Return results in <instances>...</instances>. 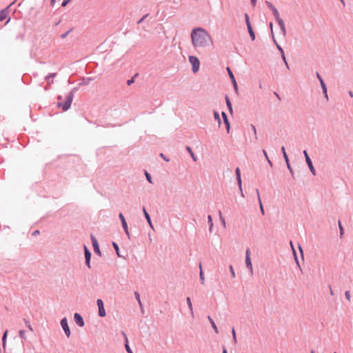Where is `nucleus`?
Listing matches in <instances>:
<instances>
[{"label": "nucleus", "instance_id": "f257e3e1", "mask_svg": "<svg viewBox=\"0 0 353 353\" xmlns=\"http://www.w3.org/2000/svg\"><path fill=\"white\" fill-rule=\"evenodd\" d=\"M191 41L195 48H202L212 44L210 34L202 28H194L191 32Z\"/></svg>", "mask_w": 353, "mask_h": 353}, {"label": "nucleus", "instance_id": "f03ea898", "mask_svg": "<svg viewBox=\"0 0 353 353\" xmlns=\"http://www.w3.org/2000/svg\"><path fill=\"white\" fill-rule=\"evenodd\" d=\"M72 99H73V94L70 93L66 97V99L63 103H58V104H57L58 107L62 108L63 111L68 110L71 105Z\"/></svg>", "mask_w": 353, "mask_h": 353}, {"label": "nucleus", "instance_id": "7ed1b4c3", "mask_svg": "<svg viewBox=\"0 0 353 353\" xmlns=\"http://www.w3.org/2000/svg\"><path fill=\"white\" fill-rule=\"evenodd\" d=\"M189 61L192 66V71L196 73L199 71L200 67V61L199 59L194 56L189 57Z\"/></svg>", "mask_w": 353, "mask_h": 353}, {"label": "nucleus", "instance_id": "20e7f679", "mask_svg": "<svg viewBox=\"0 0 353 353\" xmlns=\"http://www.w3.org/2000/svg\"><path fill=\"white\" fill-rule=\"evenodd\" d=\"M273 12V14L274 16L275 17L280 28H281V30L283 32V34L285 35V33H286V30H285V23H284V21H283V19L280 17L279 16V13L278 12V10L276 9L274 10V11H272Z\"/></svg>", "mask_w": 353, "mask_h": 353}, {"label": "nucleus", "instance_id": "39448f33", "mask_svg": "<svg viewBox=\"0 0 353 353\" xmlns=\"http://www.w3.org/2000/svg\"><path fill=\"white\" fill-rule=\"evenodd\" d=\"M245 265H246V267L250 270L251 275H252L253 274V267H252L251 258H250V250L249 248H248L245 252Z\"/></svg>", "mask_w": 353, "mask_h": 353}, {"label": "nucleus", "instance_id": "423d86ee", "mask_svg": "<svg viewBox=\"0 0 353 353\" xmlns=\"http://www.w3.org/2000/svg\"><path fill=\"white\" fill-rule=\"evenodd\" d=\"M303 154H304V156L305 157V161H306V163H307V164L310 171L312 172V173L314 175H315L316 173H315L314 168V166L312 165V161H311L310 158L309 157L308 154H307L306 150L303 151Z\"/></svg>", "mask_w": 353, "mask_h": 353}, {"label": "nucleus", "instance_id": "0eeeda50", "mask_svg": "<svg viewBox=\"0 0 353 353\" xmlns=\"http://www.w3.org/2000/svg\"><path fill=\"white\" fill-rule=\"evenodd\" d=\"M61 325L63 330H64L65 335L68 337H69L70 336V330L66 318H63L61 321Z\"/></svg>", "mask_w": 353, "mask_h": 353}, {"label": "nucleus", "instance_id": "6e6552de", "mask_svg": "<svg viewBox=\"0 0 353 353\" xmlns=\"http://www.w3.org/2000/svg\"><path fill=\"white\" fill-rule=\"evenodd\" d=\"M97 305H98V307H99V314L100 316H105L106 313H105V309H104V307H103V301L101 299H98L97 301Z\"/></svg>", "mask_w": 353, "mask_h": 353}, {"label": "nucleus", "instance_id": "1a4fd4ad", "mask_svg": "<svg viewBox=\"0 0 353 353\" xmlns=\"http://www.w3.org/2000/svg\"><path fill=\"white\" fill-rule=\"evenodd\" d=\"M91 240H92V246H93L94 252L101 255L99 245L97 239L93 235H91Z\"/></svg>", "mask_w": 353, "mask_h": 353}, {"label": "nucleus", "instance_id": "9d476101", "mask_svg": "<svg viewBox=\"0 0 353 353\" xmlns=\"http://www.w3.org/2000/svg\"><path fill=\"white\" fill-rule=\"evenodd\" d=\"M119 218L121 219V223H122V226L125 230V234L129 236L130 234H129V232H128V225H127V223H126V221L122 213H120L119 214Z\"/></svg>", "mask_w": 353, "mask_h": 353}, {"label": "nucleus", "instance_id": "9b49d317", "mask_svg": "<svg viewBox=\"0 0 353 353\" xmlns=\"http://www.w3.org/2000/svg\"><path fill=\"white\" fill-rule=\"evenodd\" d=\"M74 319L75 322L79 326L82 327V326L84 325L83 319V318L81 317V316L79 314L75 313L74 315Z\"/></svg>", "mask_w": 353, "mask_h": 353}, {"label": "nucleus", "instance_id": "f8f14e48", "mask_svg": "<svg viewBox=\"0 0 353 353\" xmlns=\"http://www.w3.org/2000/svg\"><path fill=\"white\" fill-rule=\"evenodd\" d=\"M84 250H85V263L90 268V261L91 258V253L88 250L86 246H84Z\"/></svg>", "mask_w": 353, "mask_h": 353}, {"label": "nucleus", "instance_id": "ddd939ff", "mask_svg": "<svg viewBox=\"0 0 353 353\" xmlns=\"http://www.w3.org/2000/svg\"><path fill=\"white\" fill-rule=\"evenodd\" d=\"M235 172H236V179H237V181H238L239 187L240 190H241L242 181H241V178L240 169L239 168H236V169L235 170Z\"/></svg>", "mask_w": 353, "mask_h": 353}, {"label": "nucleus", "instance_id": "4468645a", "mask_svg": "<svg viewBox=\"0 0 353 353\" xmlns=\"http://www.w3.org/2000/svg\"><path fill=\"white\" fill-rule=\"evenodd\" d=\"M123 335L125 338V347L126 351L128 352V353H133L128 345V339L126 334L124 332H123Z\"/></svg>", "mask_w": 353, "mask_h": 353}, {"label": "nucleus", "instance_id": "2eb2a0df", "mask_svg": "<svg viewBox=\"0 0 353 353\" xmlns=\"http://www.w3.org/2000/svg\"><path fill=\"white\" fill-rule=\"evenodd\" d=\"M222 117L223 118L224 123H225V124L226 125L227 131L228 132L229 130H230V123L228 121L227 115H226V114L224 112H222Z\"/></svg>", "mask_w": 353, "mask_h": 353}, {"label": "nucleus", "instance_id": "dca6fc26", "mask_svg": "<svg viewBox=\"0 0 353 353\" xmlns=\"http://www.w3.org/2000/svg\"><path fill=\"white\" fill-rule=\"evenodd\" d=\"M143 213H144V215H145V219H147L148 221V224L150 225V226L151 228H152V221H151V219H150V215L147 212V211L145 210V209L143 208Z\"/></svg>", "mask_w": 353, "mask_h": 353}, {"label": "nucleus", "instance_id": "f3484780", "mask_svg": "<svg viewBox=\"0 0 353 353\" xmlns=\"http://www.w3.org/2000/svg\"><path fill=\"white\" fill-rule=\"evenodd\" d=\"M56 77V73H51L46 77V80L48 85L53 83V81H50V79H52Z\"/></svg>", "mask_w": 353, "mask_h": 353}, {"label": "nucleus", "instance_id": "a211bd4d", "mask_svg": "<svg viewBox=\"0 0 353 353\" xmlns=\"http://www.w3.org/2000/svg\"><path fill=\"white\" fill-rule=\"evenodd\" d=\"M256 194H257V197H258V200H259V205H260V209H261V213L263 214H264V210H263V207L262 202H261V196H260V194H259V192L258 190H256Z\"/></svg>", "mask_w": 353, "mask_h": 353}, {"label": "nucleus", "instance_id": "6ab92c4d", "mask_svg": "<svg viewBox=\"0 0 353 353\" xmlns=\"http://www.w3.org/2000/svg\"><path fill=\"white\" fill-rule=\"evenodd\" d=\"M208 319L212 325V327H213L214 330L215 331V332L218 333L219 332L218 328H217L214 321H213V319L210 316H208Z\"/></svg>", "mask_w": 353, "mask_h": 353}, {"label": "nucleus", "instance_id": "aec40b11", "mask_svg": "<svg viewBox=\"0 0 353 353\" xmlns=\"http://www.w3.org/2000/svg\"><path fill=\"white\" fill-rule=\"evenodd\" d=\"M320 83H321V88H322V89L323 90V92L325 94V96L327 99L328 97H327V88H326V85H325L323 80L321 79V82Z\"/></svg>", "mask_w": 353, "mask_h": 353}, {"label": "nucleus", "instance_id": "412c9836", "mask_svg": "<svg viewBox=\"0 0 353 353\" xmlns=\"http://www.w3.org/2000/svg\"><path fill=\"white\" fill-rule=\"evenodd\" d=\"M199 268H200V279L201 281V283L203 285L205 283V277H204V274H203V272L202 270L201 263H200V265H199Z\"/></svg>", "mask_w": 353, "mask_h": 353}, {"label": "nucleus", "instance_id": "4be33fe9", "mask_svg": "<svg viewBox=\"0 0 353 353\" xmlns=\"http://www.w3.org/2000/svg\"><path fill=\"white\" fill-rule=\"evenodd\" d=\"M225 101H226V104H227V106L230 110V112L232 114V103L228 98V97H225Z\"/></svg>", "mask_w": 353, "mask_h": 353}, {"label": "nucleus", "instance_id": "5701e85b", "mask_svg": "<svg viewBox=\"0 0 353 353\" xmlns=\"http://www.w3.org/2000/svg\"><path fill=\"white\" fill-rule=\"evenodd\" d=\"M186 150H187L188 151V152L190 153V156H191V157H192V160H193L194 161H196V156L194 155V154L193 151L192 150V149H191L190 147H188H188L186 148Z\"/></svg>", "mask_w": 353, "mask_h": 353}, {"label": "nucleus", "instance_id": "b1692460", "mask_svg": "<svg viewBox=\"0 0 353 353\" xmlns=\"http://www.w3.org/2000/svg\"><path fill=\"white\" fill-rule=\"evenodd\" d=\"M248 32L250 34V37L252 38V40L254 41V39H255V34H254V32L253 31V29H252V26L251 27H248Z\"/></svg>", "mask_w": 353, "mask_h": 353}, {"label": "nucleus", "instance_id": "393cba45", "mask_svg": "<svg viewBox=\"0 0 353 353\" xmlns=\"http://www.w3.org/2000/svg\"><path fill=\"white\" fill-rule=\"evenodd\" d=\"M227 71H228V75H229L230 79L234 80L235 79L234 76L231 69L229 67H227Z\"/></svg>", "mask_w": 353, "mask_h": 353}, {"label": "nucleus", "instance_id": "a878e982", "mask_svg": "<svg viewBox=\"0 0 353 353\" xmlns=\"http://www.w3.org/2000/svg\"><path fill=\"white\" fill-rule=\"evenodd\" d=\"M208 223L210 225V230L211 231L212 230V226H213V223H212V216L211 215H209L208 216Z\"/></svg>", "mask_w": 353, "mask_h": 353}, {"label": "nucleus", "instance_id": "bb28decb", "mask_svg": "<svg viewBox=\"0 0 353 353\" xmlns=\"http://www.w3.org/2000/svg\"><path fill=\"white\" fill-rule=\"evenodd\" d=\"M214 119L218 121V123H221V119H220L219 114L217 112H214Z\"/></svg>", "mask_w": 353, "mask_h": 353}, {"label": "nucleus", "instance_id": "cd10ccee", "mask_svg": "<svg viewBox=\"0 0 353 353\" xmlns=\"http://www.w3.org/2000/svg\"><path fill=\"white\" fill-rule=\"evenodd\" d=\"M112 245H113V247H114V248L115 249V250L117 252V255L119 256H121L120 253H119V249L118 245L116 243H113Z\"/></svg>", "mask_w": 353, "mask_h": 353}, {"label": "nucleus", "instance_id": "c85d7f7f", "mask_svg": "<svg viewBox=\"0 0 353 353\" xmlns=\"http://www.w3.org/2000/svg\"><path fill=\"white\" fill-rule=\"evenodd\" d=\"M134 295L136 296L137 300L138 301V303H139V305L141 306L142 303H141V299H140L139 294L137 292H135Z\"/></svg>", "mask_w": 353, "mask_h": 353}, {"label": "nucleus", "instance_id": "c756f323", "mask_svg": "<svg viewBox=\"0 0 353 353\" xmlns=\"http://www.w3.org/2000/svg\"><path fill=\"white\" fill-rule=\"evenodd\" d=\"M7 335H8V330H6L4 334H3V338H2L3 346L5 345V343H6V340Z\"/></svg>", "mask_w": 353, "mask_h": 353}, {"label": "nucleus", "instance_id": "7c9ffc66", "mask_svg": "<svg viewBox=\"0 0 353 353\" xmlns=\"http://www.w3.org/2000/svg\"><path fill=\"white\" fill-rule=\"evenodd\" d=\"M25 323H26V326L28 327V328L30 330V331H33V329H32V327L31 326L30 323L29 321H28L27 320H24Z\"/></svg>", "mask_w": 353, "mask_h": 353}, {"label": "nucleus", "instance_id": "2f4dec72", "mask_svg": "<svg viewBox=\"0 0 353 353\" xmlns=\"http://www.w3.org/2000/svg\"><path fill=\"white\" fill-rule=\"evenodd\" d=\"M345 296L348 301L351 300V294L350 291H346L345 293Z\"/></svg>", "mask_w": 353, "mask_h": 353}, {"label": "nucleus", "instance_id": "473e14b6", "mask_svg": "<svg viewBox=\"0 0 353 353\" xmlns=\"http://www.w3.org/2000/svg\"><path fill=\"white\" fill-rule=\"evenodd\" d=\"M187 303H188V305L191 311H192V303H191V300L189 297L187 298Z\"/></svg>", "mask_w": 353, "mask_h": 353}, {"label": "nucleus", "instance_id": "72a5a7b5", "mask_svg": "<svg viewBox=\"0 0 353 353\" xmlns=\"http://www.w3.org/2000/svg\"><path fill=\"white\" fill-rule=\"evenodd\" d=\"M19 336L21 338V339H26V336H25V331L24 330H20L19 332Z\"/></svg>", "mask_w": 353, "mask_h": 353}, {"label": "nucleus", "instance_id": "f704fd0d", "mask_svg": "<svg viewBox=\"0 0 353 353\" xmlns=\"http://www.w3.org/2000/svg\"><path fill=\"white\" fill-rule=\"evenodd\" d=\"M6 13L4 12H0V21H3L6 19Z\"/></svg>", "mask_w": 353, "mask_h": 353}, {"label": "nucleus", "instance_id": "c9c22d12", "mask_svg": "<svg viewBox=\"0 0 353 353\" xmlns=\"http://www.w3.org/2000/svg\"><path fill=\"white\" fill-rule=\"evenodd\" d=\"M232 82V84H233V86H234V88L236 91H237L238 90V86H237V83H236V81L235 80V79L234 80H231Z\"/></svg>", "mask_w": 353, "mask_h": 353}, {"label": "nucleus", "instance_id": "e433bc0d", "mask_svg": "<svg viewBox=\"0 0 353 353\" xmlns=\"http://www.w3.org/2000/svg\"><path fill=\"white\" fill-rule=\"evenodd\" d=\"M281 57H282V59H283L285 64L286 65L287 68H289V66H288V62L286 61V58H285V54L284 53L281 54Z\"/></svg>", "mask_w": 353, "mask_h": 353}, {"label": "nucleus", "instance_id": "4c0bfd02", "mask_svg": "<svg viewBox=\"0 0 353 353\" xmlns=\"http://www.w3.org/2000/svg\"><path fill=\"white\" fill-rule=\"evenodd\" d=\"M266 3L268 6V7L272 10V11H274V10L276 9L271 3L266 2Z\"/></svg>", "mask_w": 353, "mask_h": 353}, {"label": "nucleus", "instance_id": "58836bf2", "mask_svg": "<svg viewBox=\"0 0 353 353\" xmlns=\"http://www.w3.org/2000/svg\"><path fill=\"white\" fill-rule=\"evenodd\" d=\"M266 3L268 6V7L272 10V11H274V10L276 9L271 3L266 2Z\"/></svg>", "mask_w": 353, "mask_h": 353}, {"label": "nucleus", "instance_id": "ea45409f", "mask_svg": "<svg viewBox=\"0 0 353 353\" xmlns=\"http://www.w3.org/2000/svg\"><path fill=\"white\" fill-rule=\"evenodd\" d=\"M232 336H233L234 342L235 343H236V341H236V332H235V330H234V328L232 329Z\"/></svg>", "mask_w": 353, "mask_h": 353}, {"label": "nucleus", "instance_id": "a19ab883", "mask_svg": "<svg viewBox=\"0 0 353 353\" xmlns=\"http://www.w3.org/2000/svg\"><path fill=\"white\" fill-rule=\"evenodd\" d=\"M145 176H146V178H147V180H148L150 183H152V182L151 176H150V175L147 172H145Z\"/></svg>", "mask_w": 353, "mask_h": 353}, {"label": "nucleus", "instance_id": "79ce46f5", "mask_svg": "<svg viewBox=\"0 0 353 353\" xmlns=\"http://www.w3.org/2000/svg\"><path fill=\"white\" fill-rule=\"evenodd\" d=\"M283 157L285 159L286 164H288L289 159H288V155L286 154V152H284Z\"/></svg>", "mask_w": 353, "mask_h": 353}, {"label": "nucleus", "instance_id": "37998d69", "mask_svg": "<svg viewBox=\"0 0 353 353\" xmlns=\"http://www.w3.org/2000/svg\"><path fill=\"white\" fill-rule=\"evenodd\" d=\"M230 270L231 272L232 277H235V273H234L233 267L232 265L230 266Z\"/></svg>", "mask_w": 353, "mask_h": 353}, {"label": "nucleus", "instance_id": "c03bdc74", "mask_svg": "<svg viewBox=\"0 0 353 353\" xmlns=\"http://www.w3.org/2000/svg\"><path fill=\"white\" fill-rule=\"evenodd\" d=\"M339 229H340V234H341V235H342L343 233V228L341 226L340 221H339Z\"/></svg>", "mask_w": 353, "mask_h": 353}, {"label": "nucleus", "instance_id": "a18cd8bd", "mask_svg": "<svg viewBox=\"0 0 353 353\" xmlns=\"http://www.w3.org/2000/svg\"><path fill=\"white\" fill-rule=\"evenodd\" d=\"M290 246H291V248H292V250H293V252H294V254L295 259H296V252H295V250H294V246H293V244H292V241H290Z\"/></svg>", "mask_w": 353, "mask_h": 353}, {"label": "nucleus", "instance_id": "49530a36", "mask_svg": "<svg viewBox=\"0 0 353 353\" xmlns=\"http://www.w3.org/2000/svg\"><path fill=\"white\" fill-rule=\"evenodd\" d=\"M71 0H64L62 3V6L65 7Z\"/></svg>", "mask_w": 353, "mask_h": 353}, {"label": "nucleus", "instance_id": "de8ad7c7", "mask_svg": "<svg viewBox=\"0 0 353 353\" xmlns=\"http://www.w3.org/2000/svg\"><path fill=\"white\" fill-rule=\"evenodd\" d=\"M263 155H265V158L268 159V162H269V163H271V162H270V161L268 159V154H267L266 151H265V150H263Z\"/></svg>", "mask_w": 353, "mask_h": 353}, {"label": "nucleus", "instance_id": "09e8293b", "mask_svg": "<svg viewBox=\"0 0 353 353\" xmlns=\"http://www.w3.org/2000/svg\"><path fill=\"white\" fill-rule=\"evenodd\" d=\"M160 156H161V157H162L165 161H169V159H168L165 157V156L163 153H161V154H160Z\"/></svg>", "mask_w": 353, "mask_h": 353}, {"label": "nucleus", "instance_id": "8fccbe9b", "mask_svg": "<svg viewBox=\"0 0 353 353\" xmlns=\"http://www.w3.org/2000/svg\"><path fill=\"white\" fill-rule=\"evenodd\" d=\"M133 82H134V79H130V80H128V81H127V84H128V85H130L131 83H132Z\"/></svg>", "mask_w": 353, "mask_h": 353}, {"label": "nucleus", "instance_id": "3c124183", "mask_svg": "<svg viewBox=\"0 0 353 353\" xmlns=\"http://www.w3.org/2000/svg\"><path fill=\"white\" fill-rule=\"evenodd\" d=\"M277 48H278L279 50L280 51L281 54L284 53L283 50L282 49V48L281 46H277Z\"/></svg>", "mask_w": 353, "mask_h": 353}, {"label": "nucleus", "instance_id": "603ef678", "mask_svg": "<svg viewBox=\"0 0 353 353\" xmlns=\"http://www.w3.org/2000/svg\"><path fill=\"white\" fill-rule=\"evenodd\" d=\"M147 17V15H145L143 17H142L139 21H138V23H141L145 19V17Z\"/></svg>", "mask_w": 353, "mask_h": 353}, {"label": "nucleus", "instance_id": "864d4df0", "mask_svg": "<svg viewBox=\"0 0 353 353\" xmlns=\"http://www.w3.org/2000/svg\"><path fill=\"white\" fill-rule=\"evenodd\" d=\"M245 22H246L247 28L252 26L250 21H245Z\"/></svg>", "mask_w": 353, "mask_h": 353}, {"label": "nucleus", "instance_id": "5fc2aeb1", "mask_svg": "<svg viewBox=\"0 0 353 353\" xmlns=\"http://www.w3.org/2000/svg\"><path fill=\"white\" fill-rule=\"evenodd\" d=\"M316 77L319 79V81L321 82V79H323L321 78V77L320 76V74L318 72L316 73Z\"/></svg>", "mask_w": 353, "mask_h": 353}, {"label": "nucleus", "instance_id": "6e6d98bb", "mask_svg": "<svg viewBox=\"0 0 353 353\" xmlns=\"http://www.w3.org/2000/svg\"><path fill=\"white\" fill-rule=\"evenodd\" d=\"M39 234V230H36L34 231L33 233H32V235H37V234Z\"/></svg>", "mask_w": 353, "mask_h": 353}, {"label": "nucleus", "instance_id": "4d7b16f0", "mask_svg": "<svg viewBox=\"0 0 353 353\" xmlns=\"http://www.w3.org/2000/svg\"><path fill=\"white\" fill-rule=\"evenodd\" d=\"M245 21H250V19H249V16H248V14H245Z\"/></svg>", "mask_w": 353, "mask_h": 353}, {"label": "nucleus", "instance_id": "13d9d810", "mask_svg": "<svg viewBox=\"0 0 353 353\" xmlns=\"http://www.w3.org/2000/svg\"><path fill=\"white\" fill-rule=\"evenodd\" d=\"M281 151L283 152V154H284V152H285V149L284 146L281 147Z\"/></svg>", "mask_w": 353, "mask_h": 353}, {"label": "nucleus", "instance_id": "bf43d9fd", "mask_svg": "<svg viewBox=\"0 0 353 353\" xmlns=\"http://www.w3.org/2000/svg\"><path fill=\"white\" fill-rule=\"evenodd\" d=\"M56 2V0H51V5L54 6Z\"/></svg>", "mask_w": 353, "mask_h": 353}, {"label": "nucleus", "instance_id": "052dcab7", "mask_svg": "<svg viewBox=\"0 0 353 353\" xmlns=\"http://www.w3.org/2000/svg\"><path fill=\"white\" fill-rule=\"evenodd\" d=\"M68 32H69V31H68V32H67L65 34H63V35L61 36V37H62V38H65V37L67 36V34H68Z\"/></svg>", "mask_w": 353, "mask_h": 353}, {"label": "nucleus", "instance_id": "680f3d73", "mask_svg": "<svg viewBox=\"0 0 353 353\" xmlns=\"http://www.w3.org/2000/svg\"><path fill=\"white\" fill-rule=\"evenodd\" d=\"M274 94L276 96V97L279 99V100H281L279 95L276 92H274Z\"/></svg>", "mask_w": 353, "mask_h": 353}, {"label": "nucleus", "instance_id": "e2e57ef3", "mask_svg": "<svg viewBox=\"0 0 353 353\" xmlns=\"http://www.w3.org/2000/svg\"><path fill=\"white\" fill-rule=\"evenodd\" d=\"M349 94L351 97H353V92L352 91L349 92Z\"/></svg>", "mask_w": 353, "mask_h": 353}, {"label": "nucleus", "instance_id": "0e129e2a", "mask_svg": "<svg viewBox=\"0 0 353 353\" xmlns=\"http://www.w3.org/2000/svg\"><path fill=\"white\" fill-rule=\"evenodd\" d=\"M287 166H288V169H289L290 170H291V167H290V163H289V162H288V164H287Z\"/></svg>", "mask_w": 353, "mask_h": 353}, {"label": "nucleus", "instance_id": "69168bd1", "mask_svg": "<svg viewBox=\"0 0 353 353\" xmlns=\"http://www.w3.org/2000/svg\"><path fill=\"white\" fill-rule=\"evenodd\" d=\"M251 1H252V4L254 6L256 0H251Z\"/></svg>", "mask_w": 353, "mask_h": 353}, {"label": "nucleus", "instance_id": "338daca9", "mask_svg": "<svg viewBox=\"0 0 353 353\" xmlns=\"http://www.w3.org/2000/svg\"><path fill=\"white\" fill-rule=\"evenodd\" d=\"M330 294H331V295H333V294H334V292H333V291H332V288H330Z\"/></svg>", "mask_w": 353, "mask_h": 353}, {"label": "nucleus", "instance_id": "774afa93", "mask_svg": "<svg viewBox=\"0 0 353 353\" xmlns=\"http://www.w3.org/2000/svg\"><path fill=\"white\" fill-rule=\"evenodd\" d=\"M223 353H227V350L224 349Z\"/></svg>", "mask_w": 353, "mask_h": 353}]
</instances>
